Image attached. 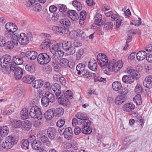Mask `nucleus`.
<instances>
[{"instance_id":"nucleus-1","label":"nucleus","mask_w":152,"mask_h":152,"mask_svg":"<svg viewBox=\"0 0 152 152\" xmlns=\"http://www.w3.org/2000/svg\"><path fill=\"white\" fill-rule=\"evenodd\" d=\"M123 63L121 61H118L115 63H110L108 67L104 69V73L107 75H109L110 72H117L122 67Z\"/></svg>"},{"instance_id":"nucleus-2","label":"nucleus","mask_w":152,"mask_h":152,"mask_svg":"<svg viewBox=\"0 0 152 152\" xmlns=\"http://www.w3.org/2000/svg\"><path fill=\"white\" fill-rule=\"evenodd\" d=\"M8 69V71L5 72V73L6 74H9L10 73L11 71L14 72V76L16 80H19L21 78L25 71L24 69L15 65L11 66L10 68Z\"/></svg>"},{"instance_id":"nucleus-3","label":"nucleus","mask_w":152,"mask_h":152,"mask_svg":"<svg viewBox=\"0 0 152 152\" xmlns=\"http://www.w3.org/2000/svg\"><path fill=\"white\" fill-rule=\"evenodd\" d=\"M0 65L2 68L4 67L5 72L8 71V69L10 68L11 66L15 65L13 64L12 59L10 56L6 55L3 56L1 59Z\"/></svg>"},{"instance_id":"nucleus-4","label":"nucleus","mask_w":152,"mask_h":152,"mask_svg":"<svg viewBox=\"0 0 152 152\" xmlns=\"http://www.w3.org/2000/svg\"><path fill=\"white\" fill-rule=\"evenodd\" d=\"M13 37L18 40L20 44L25 45L28 43L32 37L31 34L29 35L28 34L26 35L24 33H21L19 34H14Z\"/></svg>"},{"instance_id":"nucleus-5","label":"nucleus","mask_w":152,"mask_h":152,"mask_svg":"<svg viewBox=\"0 0 152 152\" xmlns=\"http://www.w3.org/2000/svg\"><path fill=\"white\" fill-rule=\"evenodd\" d=\"M18 141L17 138L12 136H9L6 138L5 141L2 144V147L6 149L11 148Z\"/></svg>"},{"instance_id":"nucleus-6","label":"nucleus","mask_w":152,"mask_h":152,"mask_svg":"<svg viewBox=\"0 0 152 152\" xmlns=\"http://www.w3.org/2000/svg\"><path fill=\"white\" fill-rule=\"evenodd\" d=\"M41 99L42 104L44 106L47 107L50 103H53L55 101V97L54 95L50 92H46Z\"/></svg>"},{"instance_id":"nucleus-7","label":"nucleus","mask_w":152,"mask_h":152,"mask_svg":"<svg viewBox=\"0 0 152 152\" xmlns=\"http://www.w3.org/2000/svg\"><path fill=\"white\" fill-rule=\"evenodd\" d=\"M29 115L33 118H37L39 120L42 119V115L41 109L37 106H33L30 108Z\"/></svg>"},{"instance_id":"nucleus-8","label":"nucleus","mask_w":152,"mask_h":152,"mask_svg":"<svg viewBox=\"0 0 152 152\" xmlns=\"http://www.w3.org/2000/svg\"><path fill=\"white\" fill-rule=\"evenodd\" d=\"M5 28L7 31L5 32V35L7 37H13L14 34L16 35L15 33L17 29L16 26L11 23H7L5 25Z\"/></svg>"},{"instance_id":"nucleus-9","label":"nucleus","mask_w":152,"mask_h":152,"mask_svg":"<svg viewBox=\"0 0 152 152\" xmlns=\"http://www.w3.org/2000/svg\"><path fill=\"white\" fill-rule=\"evenodd\" d=\"M38 63L41 65L46 64L51 60V58L49 55L45 53L39 54L37 57Z\"/></svg>"},{"instance_id":"nucleus-10","label":"nucleus","mask_w":152,"mask_h":152,"mask_svg":"<svg viewBox=\"0 0 152 152\" xmlns=\"http://www.w3.org/2000/svg\"><path fill=\"white\" fill-rule=\"evenodd\" d=\"M52 89L55 93V95L57 99H59L64 94V91H61L60 86L58 83H54L51 86Z\"/></svg>"},{"instance_id":"nucleus-11","label":"nucleus","mask_w":152,"mask_h":152,"mask_svg":"<svg viewBox=\"0 0 152 152\" xmlns=\"http://www.w3.org/2000/svg\"><path fill=\"white\" fill-rule=\"evenodd\" d=\"M44 36L46 37V38L44 40L40 45V48L42 49L47 50L48 48H50V41L49 38L50 37L49 34H44Z\"/></svg>"},{"instance_id":"nucleus-12","label":"nucleus","mask_w":152,"mask_h":152,"mask_svg":"<svg viewBox=\"0 0 152 152\" xmlns=\"http://www.w3.org/2000/svg\"><path fill=\"white\" fill-rule=\"evenodd\" d=\"M126 72L130 76L131 78L137 79L140 77V74L139 72L129 67L127 68L126 70Z\"/></svg>"},{"instance_id":"nucleus-13","label":"nucleus","mask_w":152,"mask_h":152,"mask_svg":"<svg viewBox=\"0 0 152 152\" xmlns=\"http://www.w3.org/2000/svg\"><path fill=\"white\" fill-rule=\"evenodd\" d=\"M10 38L12 39V40L7 42L5 47V48L7 49H12L15 46H17L18 44V41L15 38H13V37H11Z\"/></svg>"},{"instance_id":"nucleus-14","label":"nucleus","mask_w":152,"mask_h":152,"mask_svg":"<svg viewBox=\"0 0 152 152\" xmlns=\"http://www.w3.org/2000/svg\"><path fill=\"white\" fill-rule=\"evenodd\" d=\"M72 33L73 34L75 35V37L74 36L75 38L81 37L84 39L87 40L88 39V36H86L84 31L80 29H77L76 31H72L71 34Z\"/></svg>"},{"instance_id":"nucleus-15","label":"nucleus","mask_w":152,"mask_h":152,"mask_svg":"<svg viewBox=\"0 0 152 152\" xmlns=\"http://www.w3.org/2000/svg\"><path fill=\"white\" fill-rule=\"evenodd\" d=\"M72 131L71 127L66 128L63 132V134L64 138L67 140L72 139Z\"/></svg>"},{"instance_id":"nucleus-16","label":"nucleus","mask_w":152,"mask_h":152,"mask_svg":"<svg viewBox=\"0 0 152 152\" xmlns=\"http://www.w3.org/2000/svg\"><path fill=\"white\" fill-rule=\"evenodd\" d=\"M132 115L135 117V121L141 128H142L144 123V118L141 116H140L137 112L132 113Z\"/></svg>"},{"instance_id":"nucleus-17","label":"nucleus","mask_w":152,"mask_h":152,"mask_svg":"<svg viewBox=\"0 0 152 152\" xmlns=\"http://www.w3.org/2000/svg\"><path fill=\"white\" fill-rule=\"evenodd\" d=\"M97 60L99 64L102 67V71L104 72V69H106L107 67H108L109 66V64L110 63L108 64V58L106 59H98L97 58Z\"/></svg>"},{"instance_id":"nucleus-18","label":"nucleus","mask_w":152,"mask_h":152,"mask_svg":"<svg viewBox=\"0 0 152 152\" xmlns=\"http://www.w3.org/2000/svg\"><path fill=\"white\" fill-rule=\"evenodd\" d=\"M47 133L49 138L51 140H53L56 137V130L54 127H50L47 129Z\"/></svg>"},{"instance_id":"nucleus-19","label":"nucleus","mask_w":152,"mask_h":152,"mask_svg":"<svg viewBox=\"0 0 152 152\" xmlns=\"http://www.w3.org/2000/svg\"><path fill=\"white\" fill-rule=\"evenodd\" d=\"M144 86L148 88H152V76L148 75L146 76L143 82Z\"/></svg>"},{"instance_id":"nucleus-20","label":"nucleus","mask_w":152,"mask_h":152,"mask_svg":"<svg viewBox=\"0 0 152 152\" xmlns=\"http://www.w3.org/2000/svg\"><path fill=\"white\" fill-rule=\"evenodd\" d=\"M67 15L68 17L73 21H75L78 19L79 16L75 11L70 10L67 13Z\"/></svg>"},{"instance_id":"nucleus-21","label":"nucleus","mask_w":152,"mask_h":152,"mask_svg":"<svg viewBox=\"0 0 152 152\" xmlns=\"http://www.w3.org/2000/svg\"><path fill=\"white\" fill-rule=\"evenodd\" d=\"M52 30L55 32L60 34V35L67 33L68 31V29L66 28L55 26L53 27Z\"/></svg>"},{"instance_id":"nucleus-22","label":"nucleus","mask_w":152,"mask_h":152,"mask_svg":"<svg viewBox=\"0 0 152 152\" xmlns=\"http://www.w3.org/2000/svg\"><path fill=\"white\" fill-rule=\"evenodd\" d=\"M88 67L90 69L93 71H96L97 66L96 61L94 59H91L88 62Z\"/></svg>"},{"instance_id":"nucleus-23","label":"nucleus","mask_w":152,"mask_h":152,"mask_svg":"<svg viewBox=\"0 0 152 152\" xmlns=\"http://www.w3.org/2000/svg\"><path fill=\"white\" fill-rule=\"evenodd\" d=\"M55 115V109H51L48 110L45 113V118L47 120H50Z\"/></svg>"},{"instance_id":"nucleus-24","label":"nucleus","mask_w":152,"mask_h":152,"mask_svg":"<svg viewBox=\"0 0 152 152\" xmlns=\"http://www.w3.org/2000/svg\"><path fill=\"white\" fill-rule=\"evenodd\" d=\"M68 99L66 97H64L63 95V96H61L59 99H57L58 100V101L60 102L61 104L66 107H69L70 105V103L68 100Z\"/></svg>"},{"instance_id":"nucleus-25","label":"nucleus","mask_w":152,"mask_h":152,"mask_svg":"<svg viewBox=\"0 0 152 152\" xmlns=\"http://www.w3.org/2000/svg\"><path fill=\"white\" fill-rule=\"evenodd\" d=\"M126 98V95H118L115 99V103L117 105H120L124 102Z\"/></svg>"},{"instance_id":"nucleus-26","label":"nucleus","mask_w":152,"mask_h":152,"mask_svg":"<svg viewBox=\"0 0 152 152\" xmlns=\"http://www.w3.org/2000/svg\"><path fill=\"white\" fill-rule=\"evenodd\" d=\"M59 59L52 56V59L51 60V65L55 71L58 70L59 69V62L58 60Z\"/></svg>"},{"instance_id":"nucleus-27","label":"nucleus","mask_w":152,"mask_h":152,"mask_svg":"<svg viewBox=\"0 0 152 152\" xmlns=\"http://www.w3.org/2000/svg\"><path fill=\"white\" fill-rule=\"evenodd\" d=\"M122 108L124 111L130 112L134 109L135 105L132 103H127L124 104Z\"/></svg>"},{"instance_id":"nucleus-28","label":"nucleus","mask_w":152,"mask_h":152,"mask_svg":"<svg viewBox=\"0 0 152 152\" xmlns=\"http://www.w3.org/2000/svg\"><path fill=\"white\" fill-rule=\"evenodd\" d=\"M102 15L100 14H96L94 18V23L95 24L98 26L102 25L103 22L102 20Z\"/></svg>"},{"instance_id":"nucleus-29","label":"nucleus","mask_w":152,"mask_h":152,"mask_svg":"<svg viewBox=\"0 0 152 152\" xmlns=\"http://www.w3.org/2000/svg\"><path fill=\"white\" fill-rule=\"evenodd\" d=\"M59 65L62 67L72 68L69 65V61L66 58L61 59L59 61Z\"/></svg>"},{"instance_id":"nucleus-30","label":"nucleus","mask_w":152,"mask_h":152,"mask_svg":"<svg viewBox=\"0 0 152 152\" xmlns=\"http://www.w3.org/2000/svg\"><path fill=\"white\" fill-rule=\"evenodd\" d=\"M43 132V131L39 132L37 134V137L40 140L45 143L48 140V138L45 134H44Z\"/></svg>"},{"instance_id":"nucleus-31","label":"nucleus","mask_w":152,"mask_h":152,"mask_svg":"<svg viewBox=\"0 0 152 152\" xmlns=\"http://www.w3.org/2000/svg\"><path fill=\"white\" fill-rule=\"evenodd\" d=\"M147 53L145 51L141 50L137 53L136 55V58L138 61H142L147 57Z\"/></svg>"},{"instance_id":"nucleus-32","label":"nucleus","mask_w":152,"mask_h":152,"mask_svg":"<svg viewBox=\"0 0 152 152\" xmlns=\"http://www.w3.org/2000/svg\"><path fill=\"white\" fill-rule=\"evenodd\" d=\"M31 122L27 120L24 121L22 124V129L24 130L28 131L32 126Z\"/></svg>"},{"instance_id":"nucleus-33","label":"nucleus","mask_w":152,"mask_h":152,"mask_svg":"<svg viewBox=\"0 0 152 152\" xmlns=\"http://www.w3.org/2000/svg\"><path fill=\"white\" fill-rule=\"evenodd\" d=\"M27 58L31 60L35 59L37 56V53L34 51H27Z\"/></svg>"},{"instance_id":"nucleus-34","label":"nucleus","mask_w":152,"mask_h":152,"mask_svg":"<svg viewBox=\"0 0 152 152\" xmlns=\"http://www.w3.org/2000/svg\"><path fill=\"white\" fill-rule=\"evenodd\" d=\"M35 78V77L33 76L26 75L23 77V82L26 83L30 84L33 82Z\"/></svg>"},{"instance_id":"nucleus-35","label":"nucleus","mask_w":152,"mask_h":152,"mask_svg":"<svg viewBox=\"0 0 152 152\" xmlns=\"http://www.w3.org/2000/svg\"><path fill=\"white\" fill-rule=\"evenodd\" d=\"M43 82L41 80H37L33 82L32 86L35 88H41L43 85Z\"/></svg>"},{"instance_id":"nucleus-36","label":"nucleus","mask_w":152,"mask_h":152,"mask_svg":"<svg viewBox=\"0 0 152 152\" xmlns=\"http://www.w3.org/2000/svg\"><path fill=\"white\" fill-rule=\"evenodd\" d=\"M31 146L33 149L37 150L42 147L41 142L37 140L32 142Z\"/></svg>"},{"instance_id":"nucleus-37","label":"nucleus","mask_w":152,"mask_h":152,"mask_svg":"<svg viewBox=\"0 0 152 152\" xmlns=\"http://www.w3.org/2000/svg\"><path fill=\"white\" fill-rule=\"evenodd\" d=\"M85 65L83 63H80L78 64L76 67V69L78 72L77 74L81 75L82 72H83L85 70Z\"/></svg>"},{"instance_id":"nucleus-38","label":"nucleus","mask_w":152,"mask_h":152,"mask_svg":"<svg viewBox=\"0 0 152 152\" xmlns=\"http://www.w3.org/2000/svg\"><path fill=\"white\" fill-rule=\"evenodd\" d=\"M13 60L14 62H13V64L16 66H17V65L22 64L23 62V59L18 56L13 57Z\"/></svg>"},{"instance_id":"nucleus-39","label":"nucleus","mask_w":152,"mask_h":152,"mask_svg":"<svg viewBox=\"0 0 152 152\" xmlns=\"http://www.w3.org/2000/svg\"><path fill=\"white\" fill-rule=\"evenodd\" d=\"M20 115L22 119L24 120L27 119L28 117V110L26 108H23L21 111Z\"/></svg>"},{"instance_id":"nucleus-40","label":"nucleus","mask_w":152,"mask_h":152,"mask_svg":"<svg viewBox=\"0 0 152 152\" xmlns=\"http://www.w3.org/2000/svg\"><path fill=\"white\" fill-rule=\"evenodd\" d=\"M122 80L124 83L127 84H130L134 81L133 78L127 75H125L123 77Z\"/></svg>"},{"instance_id":"nucleus-41","label":"nucleus","mask_w":152,"mask_h":152,"mask_svg":"<svg viewBox=\"0 0 152 152\" xmlns=\"http://www.w3.org/2000/svg\"><path fill=\"white\" fill-rule=\"evenodd\" d=\"M0 135L2 137H5L8 133V128L6 126H3L2 128L0 127Z\"/></svg>"},{"instance_id":"nucleus-42","label":"nucleus","mask_w":152,"mask_h":152,"mask_svg":"<svg viewBox=\"0 0 152 152\" xmlns=\"http://www.w3.org/2000/svg\"><path fill=\"white\" fill-rule=\"evenodd\" d=\"M122 87L121 83L118 81L114 82L112 83V87L114 91H118L120 90Z\"/></svg>"},{"instance_id":"nucleus-43","label":"nucleus","mask_w":152,"mask_h":152,"mask_svg":"<svg viewBox=\"0 0 152 152\" xmlns=\"http://www.w3.org/2000/svg\"><path fill=\"white\" fill-rule=\"evenodd\" d=\"M82 73V75L84 77L88 78L89 77H95V74L91 73L88 70H85Z\"/></svg>"},{"instance_id":"nucleus-44","label":"nucleus","mask_w":152,"mask_h":152,"mask_svg":"<svg viewBox=\"0 0 152 152\" xmlns=\"http://www.w3.org/2000/svg\"><path fill=\"white\" fill-rule=\"evenodd\" d=\"M75 116L78 119L82 121L88 118L86 114L85 113L78 112L75 115Z\"/></svg>"},{"instance_id":"nucleus-45","label":"nucleus","mask_w":152,"mask_h":152,"mask_svg":"<svg viewBox=\"0 0 152 152\" xmlns=\"http://www.w3.org/2000/svg\"><path fill=\"white\" fill-rule=\"evenodd\" d=\"M113 27V23L107 22L105 24L104 26V30L106 31H108L112 30Z\"/></svg>"},{"instance_id":"nucleus-46","label":"nucleus","mask_w":152,"mask_h":152,"mask_svg":"<svg viewBox=\"0 0 152 152\" xmlns=\"http://www.w3.org/2000/svg\"><path fill=\"white\" fill-rule=\"evenodd\" d=\"M32 10L35 12H40L42 9V7L39 3L34 4L31 7Z\"/></svg>"},{"instance_id":"nucleus-47","label":"nucleus","mask_w":152,"mask_h":152,"mask_svg":"<svg viewBox=\"0 0 152 152\" xmlns=\"http://www.w3.org/2000/svg\"><path fill=\"white\" fill-rule=\"evenodd\" d=\"M134 101L137 105H140L142 103V100L140 94L136 95L134 98Z\"/></svg>"},{"instance_id":"nucleus-48","label":"nucleus","mask_w":152,"mask_h":152,"mask_svg":"<svg viewBox=\"0 0 152 152\" xmlns=\"http://www.w3.org/2000/svg\"><path fill=\"white\" fill-rule=\"evenodd\" d=\"M64 110L61 107L56 108L55 110V116L57 117L61 116L64 113Z\"/></svg>"},{"instance_id":"nucleus-49","label":"nucleus","mask_w":152,"mask_h":152,"mask_svg":"<svg viewBox=\"0 0 152 152\" xmlns=\"http://www.w3.org/2000/svg\"><path fill=\"white\" fill-rule=\"evenodd\" d=\"M71 46V42L69 41H65L62 43V48L65 50L70 48V47Z\"/></svg>"},{"instance_id":"nucleus-50","label":"nucleus","mask_w":152,"mask_h":152,"mask_svg":"<svg viewBox=\"0 0 152 152\" xmlns=\"http://www.w3.org/2000/svg\"><path fill=\"white\" fill-rule=\"evenodd\" d=\"M53 55V56L56 58H57L60 59L61 58L64 56V53L62 51L58 49Z\"/></svg>"},{"instance_id":"nucleus-51","label":"nucleus","mask_w":152,"mask_h":152,"mask_svg":"<svg viewBox=\"0 0 152 152\" xmlns=\"http://www.w3.org/2000/svg\"><path fill=\"white\" fill-rule=\"evenodd\" d=\"M92 132V129L89 126L82 127V132L85 134H90Z\"/></svg>"},{"instance_id":"nucleus-52","label":"nucleus","mask_w":152,"mask_h":152,"mask_svg":"<svg viewBox=\"0 0 152 152\" xmlns=\"http://www.w3.org/2000/svg\"><path fill=\"white\" fill-rule=\"evenodd\" d=\"M11 122L13 126L15 128H20L22 126V123L20 120H12Z\"/></svg>"},{"instance_id":"nucleus-53","label":"nucleus","mask_w":152,"mask_h":152,"mask_svg":"<svg viewBox=\"0 0 152 152\" xmlns=\"http://www.w3.org/2000/svg\"><path fill=\"white\" fill-rule=\"evenodd\" d=\"M59 22L62 26H68L70 25V22L67 19H61L60 20Z\"/></svg>"},{"instance_id":"nucleus-54","label":"nucleus","mask_w":152,"mask_h":152,"mask_svg":"<svg viewBox=\"0 0 152 152\" xmlns=\"http://www.w3.org/2000/svg\"><path fill=\"white\" fill-rule=\"evenodd\" d=\"M25 68L26 70L30 73L33 74L35 73V67L34 65H31L30 64H27L25 66Z\"/></svg>"},{"instance_id":"nucleus-55","label":"nucleus","mask_w":152,"mask_h":152,"mask_svg":"<svg viewBox=\"0 0 152 152\" xmlns=\"http://www.w3.org/2000/svg\"><path fill=\"white\" fill-rule=\"evenodd\" d=\"M80 123L82 125V127H88L90 126L91 125V121L88 119V118L86 119H85V120L81 121L80 122Z\"/></svg>"},{"instance_id":"nucleus-56","label":"nucleus","mask_w":152,"mask_h":152,"mask_svg":"<svg viewBox=\"0 0 152 152\" xmlns=\"http://www.w3.org/2000/svg\"><path fill=\"white\" fill-rule=\"evenodd\" d=\"M72 4L76 8L78 11L80 10L82 8V5L77 1H72Z\"/></svg>"},{"instance_id":"nucleus-57","label":"nucleus","mask_w":152,"mask_h":152,"mask_svg":"<svg viewBox=\"0 0 152 152\" xmlns=\"http://www.w3.org/2000/svg\"><path fill=\"white\" fill-rule=\"evenodd\" d=\"M132 137L131 136H128L125 138L123 142V144L126 146L128 145L129 144L132 142Z\"/></svg>"},{"instance_id":"nucleus-58","label":"nucleus","mask_w":152,"mask_h":152,"mask_svg":"<svg viewBox=\"0 0 152 152\" xmlns=\"http://www.w3.org/2000/svg\"><path fill=\"white\" fill-rule=\"evenodd\" d=\"M49 49L53 54L59 49V48L58 44H56V45H52V46L50 45Z\"/></svg>"},{"instance_id":"nucleus-59","label":"nucleus","mask_w":152,"mask_h":152,"mask_svg":"<svg viewBox=\"0 0 152 152\" xmlns=\"http://www.w3.org/2000/svg\"><path fill=\"white\" fill-rule=\"evenodd\" d=\"M84 50L83 49H80L78 50L76 52V59L79 60L81 57L84 53Z\"/></svg>"},{"instance_id":"nucleus-60","label":"nucleus","mask_w":152,"mask_h":152,"mask_svg":"<svg viewBox=\"0 0 152 152\" xmlns=\"http://www.w3.org/2000/svg\"><path fill=\"white\" fill-rule=\"evenodd\" d=\"M22 144L21 145L22 148L24 149H28L29 143L27 140H24L22 141Z\"/></svg>"},{"instance_id":"nucleus-61","label":"nucleus","mask_w":152,"mask_h":152,"mask_svg":"<svg viewBox=\"0 0 152 152\" xmlns=\"http://www.w3.org/2000/svg\"><path fill=\"white\" fill-rule=\"evenodd\" d=\"M65 51L69 55H72L75 53L76 50L75 48L74 47H72V45L70 47V48L67 49Z\"/></svg>"},{"instance_id":"nucleus-62","label":"nucleus","mask_w":152,"mask_h":152,"mask_svg":"<svg viewBox=\"0 0 152 152\" xmlns=\"http://www.w3.org/2000/svg\"><path fill=\"white\" fill-rule=\"evenodd\" d=\"M65 123V119L63 118L59 120L57 122L56 125L58 127L61 128L63 126Z\"/></svg>"},{"instance_id":"nucleus-63","label":"nucleus","mask_w":152,"mask_h":152,"mask_svg":"<svg viewBox=\"0 0 152 152\" xmlns=\"http://www.w3.org/2000/svg\"><path fill=\"white\" fill-rule=\"evenodd\" d=\"M142 88L141 85L139 84H137L136 86L134 91L136 93H141L142 92Z\"/></svg>"},{"instance_id":"nucleus-64","label":"nucleus","mask_w":152,"mask_h":152,"mask_svg":"<svg viewBox=\"0 0 152 152\" xmlns=\"http://www.w3.org/2000/svg\"><path fill=\"white\" fill-rule=\"evenodd\" d=\"M72 91L70 90H68L64 94L63 96L69 99L71 98L72 96Z\"/></svg>"}]
</instances>
